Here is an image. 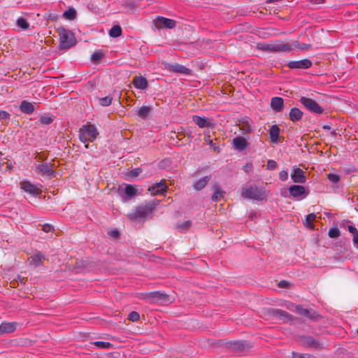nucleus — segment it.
<instances>
[{
  "label": "nucleus",
  "mask_w": 358,
  "mask_h": 358,
  "mask_svg": "<svg viewBox=\"0 0 358 358\" xmlns=\"http://www.w3.org/2000/svg\"><path fill=\"white\" fill-rule=\"evenodd\" d=\"M353 243L357 244V248H358V231L355 232L353 235Z\"/></svg>",
  "instance_id": "13d9d810"
},
{
  "label": "nucleus",
  "mask_w": 358,
  "mask_h": 358,
  "mask_svg": "<svg viewBox=\"0 0 358 358\" xmlns=\"http://www.w3.org/2000/svg\"><path fill=\"white\" fill-rule=\"evenodd\" d=\"M233 144L236 149L242 151L248 146L246 140L243 137H236L233 140Z\"/></svg>",
  "instance_id": "bb28decb"
},
{
  "label": "nucleus",
  "mask_w": 358,
  "mask_h": 358,
  "mask_svg": "<svg viewBox=\"0 0 358 358\" xmlns=\"http://www.w3.org/2000/svg\"><path fill=\"white\" fill-rule=\"evenodd\" d=\"M140 319L139 314L136 311L131 312L128 315V320L132 322H136Z\"/></svg>",
  "instance_id": "a18cd8bd"
},
{
  "label": "nucleus",
  "mask_w": 358,
  "mask_h": 358,
  "mask_svg": "<svg viewBox=\"0 0 358 358\" xmlns=\"http://www.w3.org/2000/svg\"><path fill=\"white\" fill-rule=\"evenodd\" d=\"M165 68L170 72L179 73L185 75H189L191 72L190 69L179 64H165Z\"/></svg>",
  "instance_id": "9b49d317"
},
{
  "label": "nucleus",
  "mask_w": 358,
  "mask_h": 358,
  "mask_svg": "<svg viewBox=\"0 0 358 358\" xmlns=\"http://www.w3.org/2000/svg\"><path fill=\"white\" fill-rule=\"evenodd\" d=\"M132 83L137 89L145 90L148 87V81L143 76H135L132 80Z\"/></svg>",
  "instance_id": "5701e85b"
},
{
  "label": "nucleus",
  "mask_w": 358,
  "mask_h": 358,
  "mask_svg": "<svg viewBox=\"0 0 358 358\" xmlns=\"http://www.w3.org/2000/svg\"><path fill=\"white\" fill-rule=\"evenodd\" d=\"M122 34V29L119 25H114L109 31L110 37L116 38Z\"/></svg>",
  "instance_id": "473e14b6"
},
{
  "label": "nucleus",
  "mask_w": 358,
  "mask_h": 358,
  "mask_svg": "<svg viewBox=\"0 0 358 358\" xmlns=\"http://www.w3.org/2000/svg\"><path fill=\"white\" fill-rule=\"evenodd\" d=\"M291 178L296 183H305L306 180L305 172L296 166L292 167Z\"/></svg>",
  "instance_id": "1a4fd4ad"
},
{
  "label": "nucleus",
  "mask_w": 358,
  "mask_h": 358,
  "mask_svg": "<svg viewBox=\"0 0 358 358\" xmlns=\"http://www.w3.org/2000/svg\"><path fill=\"white\" fill-rule=\"evenodd\" d=\"M279 178L282 181H286L288 179V173L287 171H281L279 173Z\"/></svg>",
  "instance_id": "8fccbe9b"
},
{
  "label": "nucleus",
  "mask_w": 358,
  "mask_h": 358,
  "mask_svg": "<svg viewBox=\"0 0 358 358\" xmlns=\"http://www.w3.org/2000/svg\"><path fill=\"white\" fill-rule=\"evenodd\" d=\"M99 131L94 125L87 124L83 125L79 130V138L85 144V148H88L87 143L93 142L99 136Z\"/></svg>",
  "instance_id": "f03ea898"
},
{
  "label": "nucleus",
  "mask_w": 358,
  "mask_h": 358,
  "mask_svg": "<svg viewBox=\"0 0 358 358\" xmlns=\"http://www.w3.org/2000/svg\"><path fill=\"white\" fill-rule=\"evenodd\" d=\"M10 117V115L8 113L4 110H0V120H6L8 119Z\"/></svg>",
  "instance_id": "864d4df0"
},
{
  "label": "nucleus",
  "mask_w": 358,
  "mask_h": 358,
  "mask_svg": "<svg viewBox=\"0 0 358 358\" xmlns=\"http://www.w3.org/2000/svg\"><path fill=\"white\" fill-rule=\"evenodd\" d=\"M140 299L147 300L150 303H164L167 301V296L159 292H152L150 293L141 294Z\"/></svg>",
  "instance_id": "0eeeda50"
},
{
  "label": "nucleus",
  "mask_w": 358,
  "mask_h": 358,
  "mask_svg": "<svg viewBox=\"0 0 358 358\" xmlns=\"http://www.w3.org/2000/svg\"><path fill=\"white\" fill-rule=\"evenodd\" d=\"M17 25L23 30H26L29 27V24L27 22L26 19L20 17L17 20Z\"/></svg>",
  "instance_id": "ea45409f"
},
{
  "label": "nucleus",
  "mask_w": 358,
  "mask_h": 358,
  "mask_svg": "<svg viewBox=\"0 0 358 358\" xmlns=\"http://www.w3.org/2000/svg\"><path fill=\"white\" fill-rule=\"evenodd\" d=\"M192 120L200 128H212L213 127V124L211 121L205 117L194 115L192 117Z\"/></svg>",
  "instance_id": "4468645a"
},
{
  "label": "nucleus",
  "mask_w": 358,
  "mask_h": 358,
  "mask_svg": "<svg viewBox=\"0 0 358 358\" xmlns=\"http://www.w3.org/2000/svg\"><path fill=\"white\" fill-rule=\"evenodd\" d=\"M289 192L291 196L294 198H300L303 195L306 196L308 194V193L306 194L305 187L298 185H291L289 188Z\"/></svg>",
  "instance_id": "a211bd4d"
},
{
  "label": "nucleus",
  "mask_w": 358,
  "mask_h": 358,
  "mask_svg": "<svg viewBox=\"0 0 358 358\" xmlns=\"http://www.w3.org/2000/svg\"><path fill=\"white\" fill-rule=\"evenodd\" d=\"M20 187L24 192L32 195H38L41 192V190L38 187L31 183L29 181H23L20 182Z\"/></svg>",
  "instance_id": "f8f14e48"
},
{
  "label": "nucleus",
  "mask_w": 358,
  "mask_h": 358,
  "mask_svg": "<svg viewBox=\"0 0 358 358\" xmlns=\"http://www.w3.org/2000/svg\"><path fill=\"white\" fill-rule=\"evenodd\" d=\"M277 167V162L274 160H272V159H269L268 162H267V165H266V168L268 170H274Z\"/></svg>",
  "instance_id": "09e8293b"
},
{
  "label": "nucleus",
  "mask_w": 358,
  "mask_h": 358,
  "mask_svg": "<svg viewBox=\"0 0 358 358\" xmlns=\"http://www.w3.org/2000/svg\"><path fill=\"white\" fill-rule=\"evenodd\" d=\"M347 229L350 234H352V235H353L355 232L357 231V228L352 224L347 226Z\"/></svg>",
  "instance_id": "5fc2aeb1"
},
{
  "label": "nucleus",
  "mask_w": 358,
  "mask_h": 358,
  "mask_svg": "<svg viewBox=\"0 0 358 358\" xmlns=\"http://www.w3.org/2000/svg\"><path fill=\"white\" fill-rule=\"evenodd\" d=\"M42 229L43 231L48 233V232L52 231L54 230V227L51 224H45L43 225Z\"/></svg>",
  "instance_id": "3c124183"
},
{
  "label": "nucleus",
  "mask_w": 358,
  "mask_h": 358,
  "mask_svg": "<svg viewBox=\"0 0 358 358\" xmlns=\"http://www.w3.org/2000/svg\"><path fill=\"white\" fill-rule=\"evenodd\" d=\"M292 51V45L289 43H273V52H290Z\"/></svg>",
  "instance_id": "dca6fc26"
},
{
  "label": "nucleus",
  "mask_w": 358,
  "mask_h": 358,
  "mask_svg": "<svg viewBox=\"0 0 358 358\" xmlns=\"http://www.w3.org/2000/svg\"><path fill=\"white\" fill-rule=\"evenodd\" d=\"M298 314L303 315L306 317L313 319L314 318L315 313L312 310L305 309L301 306H296L294 310Z\"/></svg>",
  "instance_id": "c85d7f7f"
},
{
  "label": "nucleus",
  "mask_w": 358,
  "mask_h": 358,
  "mask_svg": "<svg viewBox=\"0 0 358 358\" xmlns=\"http://www.w3.org/2000/svg\"><path fill=\"white\" fill-rule=\"evenodd\" d=\"M229 348L236 351L243 352L247 349L252 348V345L248 343L247 341H238L231 342L229 343Z\"/></svg>",
  "instance_id": "f3484780"
},
{
  "label": "nucleus",
  "mask_w": 358,
  "mask_h": 358,
  "mask_svg": "<svg viewBox=\"0 0 358 358\" xmlns=\"http://www.w3.org/2000/svg\"><path fill=\"white\" fill-rule=\"evenodd\" d=\"M280 133V129L278 125L274 124L271 126L269 130V135L271 140V142L273 143H277L278 140V136Z\"/></svg>",
  "instance_id": "7c9ffc66"
},
{
  "label": "nucleus",
  "mask_w": 358,
  "mask_h": 358,
  "mask_svg": "<svg viewBox=\"0 0 358 358\" xmlns=\"http://www.w3.org/2000/svg\"><path fill=\"white\" fill-rule=\"evenodd\" d=\"M213 194L211 197L213 201H217L221 200L225 194V192L222 190L218 185H214L213 186Z\"/></svg>",
  "instance_id": "a878e982"
},
{
  "label": "nucleus",
  "mask_w": 358,
  "mask_h": 358,
  "mask_svg": "<svg viewBox=\"0 0 358 358\" xmlns=\"http://www.w3.org/2000/svg\"><path fill=\"white\" fill-rule=\"evenodd\" d=\"M257 48L263 51L273 52V43H259Z\"/></svg>",
  "instance_id": "f704fd0d"
},
{
  "label": "nucleus",
  "mask_w": 358,
  "mask_h": 358,
  "mask_svg": "<svg viewBox=\"0 0 358 358\" xmlns=\"http://www.w3.org/2000/svg\"><path fill=\"white\" fill-rule=\"evenodd\" d=\"M53 120H54L53 115H50V114H45V115L41 116L40 118V122H41V124H46V125L51 124Z\"/></svg>",
  "instance_id": "e433bc0d"
},
{
  "label": "nucleus",
  "mask_w": 358,
  "mask_h": 358,
  "mask_svg": "<svg viewBox=\"0 0 358 358\" xmlns=\"http://www.w3.org/2000/svg\"><path fill=\"white\" fill-rule=\"evenodd\" d=\"M45 259V256L41 252H37L30 257L29 264L34 267H38L43 264Z\"/></svg>",
  "instance_id": "6ab92c4d"
},
{
  "label": "nucleus",
  "mask_w": 358,
  "mask_h": 358,
  "mask_svg": "<svg viewBox=\"0 0 358 358\" xmlns=\"http://www.w3.org/2000/svg\"><path fill=\"white\" fill-rule=\"evenodd\" d=\"M210 179H211L210 176H204L202 178L198 180L193 185L194 189L197 191H199V190L203 189L207 185V184L209 182Z\"/></svg>",
  "instance_id": "393cba45"
},
{
  "label": "nucleus",
  "mask_w": 358,
  "mask_h": 358,
  "mask_svg": "<svg viewBox=\"0 0 358 358\" xmlns=\"http://www.w3.org/2000/svg\"><path fill=\"white\" fill-rule=\"evenodd\" d=\"M151 111V108L150 106H143L141 107L136 112V114L138 117L142 119H146Z\"/></svg>",
  "instance_id": "2f4dec72"
},
{
  "label": "nucleus",
  "mask_w": 358,
  "mask_h": 358,
  "mask_svg": "<svg viewBox=\"0 0 358 358\" xmlns=\"http://www.w3.org/2000/svg\"><path fill=\"white\" fill-rule=\"evenodd\" d=\"M327 178L332 183H337L340 180V176L334 173H329L327 175Z\"/></svg>",
  "instance_id": "49530a36"
},
{
  "label": "nucleus",
  "mask_w": 358,
  "mask_h": 358,
  "mask_svg": "<svg viewBox=\"0 0 358 358\" xmlns=\"http://www.w3.org/2000/svg\"><path fill=\"white\" fill-rule=\"evenodd\" d=\"M152 194H162L166 191V185L164 182H157L148 188Z\"/></svg>",
  "instance_id": "4be33fe9"
},
{
  "label": "nucleus",
  "mask_w": 358,
  "mask_h": 358,
  "mask_svg": "<svg viewBox=\"0 0 358 358\" xmlns=\"http://www.w3.org/2000/svg\"><path fill=\"white\" fill-rule=\"evenodd\" d=\"M301 344L308 348H318L320 345L317 341H315L311 336H302L300 338Z\"/></svg>",
  "instance_id": "412c9836"
},
{
  "label": "nucleus",
  "mask_w": 358,
  "mask_h": 358,
  "mask_svg": "<svg viewBox=\"0 0 358 358\" xmlns=\"http://www.w3.org/2000/svg\"><path fill=\"white\" fill-rule=\"evenodd\" d=\"M63 16L67 20H73L76 16V11L74 8H69L64 13Z\"/></svg>",
  "instance_id": "58836bf2"
},
{
  "label": "nucleus",
  "mask_w": 358,
  "mask_h": 358,
  "mask_svg": "<svg viewBox=\"0 0 358 358\" xmlns=\"http://www.w3.org/2000/svg\"><path fill=\"white\" fill-rule=\"evenodd\" d=\"M322 128H323L324 129H327V130H329V129H331L330 126H329V125H324V126L322 127Z\"/></svg>",
  "instance_id": "052dcab7"
},
{
  "label": "nucleus",
  "mask_w": 358,
  "mask_h": 358,
  "mask_svg": "<svg viewBox=\"0 0 358 358\" xmlns=\"http://www.w3.org/2000/svg\"><path fill=\"white\" fill-rule=\"evenodd\" d=\"M288 285V282L285 280H282L278 283V286L281 288H285Z\"/></svg>",
  "instance_id": "bf43d9fd"
},
{
  "label": "nucleus",
  "mask_w": 358,
  "mask_h": 358,
  "mask_svg": "<svg viewBox=\"0 0 358 358\" xmlns=\"http://www.w3.org/2000/svg\"><path fill=\"white\" fill-rule=\"evenodd\" d=\"M328 234L329 237L336 238L340 236V231L338 228L333 227L329 230Z\"/></svg>",
  "instance_id": "79ce46f5"
},
{
  "label": "nucleus",
  "mask_w": 358,
  "mask_h": 358,
  "mask_svg": "<svg viewBox=\"0 0 358 358\" xmlns=\"http://www.w3.org/2000/svg\"><path fill=\"white\" fill-rule=\"evenodd\" d=\"M291 45H292V49L294 48L299 49L301 50H307L310 48V45L306 43H301L298 41H293Z\"/></svg>",
  "instance_id": "72a5a7b5"
},
{
  "label": "nucleus",
  "mask_w": 358,
  "mask_h": 358,
  "mask_svg": "<svg viewBox=\"0 0 358 358\" xmlns=\"http://www.w3.org/2000/svg\"><path fill=\"white\" fill-rule=\"evenodd\" d=\"M141 172V169H135L129 172V176L131 177H136Z\"/></svg>",
  "instance_id": "603ef678"
},
{
  "label": "nucleus",
  "mask_w": 358,
  "mask_h": 358,
  "mask_svg": "<svg viewBox=\"0 0 358 358\" xmlns=\"http://www.w3.org/2000/svg\"><path fill=\"white\" fill-rule=\"evenodd\" d=\"M58 33L59 36V49L66 50L76 45V38L73 34L64 27H59L58 29Z\"/></svg>",
  "instance_id": "7ed1b4c3"
},
{
  "label": "nucleus",
  "mask_w": 358,
  "mask_h": 358,
  "mask_svg": "<svg viewBox=\"0 0 358 358\" xmlns=\"http://www.w3.org/2000/svg\"><path fill=\"white\" fill-rule=\"evenodd\" d=\"M289 116V119L292 122H296L301 119L303 116V112L298 108H293L290 110Z\"/></svg>",
  "instance_id": "c756f323"
},
{
  "label": "nucleus",
  "mask_w": 358,
  "mask_h": 358,
  "mask_svg": "<svg viewBox=\"0 0 358 358\" xmlns=\"http://www.w3.org/2000/svg\"><path fill=\"white\" fill-rule=\"evenodd\" d=\"M18 323L16 322H2L0 324V336L5 334H10L17 329Z\"/></svg>",
  "instance_id": "2eb2a0df"
},
{
  "label": "nucleus",
  "mask_w": 358,
  "mask_h": 358,
  "mask_svg": "<svg viewBox=\"0 0 358 358\" xmlns=\"http://www.w3.org/2000/svg\"><path fill=\"white\" fill-rule=\"evenodd\" d=\"M268 313L274 318L280 320L282 322L285 323L291 322L293 320V316L292 315L280 309L270 308L268 310Z\"/></svg>",
  "instance_id": "423d86ee"
},
{
  "label": "nucleus",
  "mask_w": 358,
  "mask_h": 358,
  "mask_svg": "<svg viewBox=\"0 0 358 358\" xmlns=\"http://www.w3.org/2000/svg\"><path fill=\"white\" fill-rule=\"evenodd\" d=\"M37 171L42 176H48L49 178H53L55 173L52 169L51 164L43 163L40 164L37 166Z\"/></svg>",
  "instance_id": "ddd939ff"
},
{
  "label": "nucleus",
  "mask_w": 358,
  "mask_h": 358,
  "mask_svg": "<svg viewBox=\"0 0 358 358\" xmlns=\"http://www.w3.org/2000/svg\"><path fill=\"white\" fill-rule=\"evenodd\" d=\"M241 196L245 199L262 201L266 198L268 193L263 188L250 186L242 189Z\"/></svg>",
  "instance_id": "20e7f679"
},
{
  "label": "nucleus",
  "mask_w": 358,
  "mask_h": 358,
  "mask_svg": "<svg viewBox=\"0 0 358 358\" xmlns=\"http://www.w3.org/2000/svg\"><path fill=\"white\" fill-rule=\"evenodd\" d=\"M110 236L113 237L114 238H117L119 237L120 233L117 230H113L109 233Z\"/></svg>",
  "instance_id": "4d7b16f0"
},
{
  "label": "nucleus",
  "mask_w": 358,
  "mask_h": 358,
  "mask_svg": "<svg viewBox=\"0 0 358 358\" xmlns=\"http://www.w3.org/2000/svg\"><path fill=\"white\" fill-rule=\"evenodd\" d=\"M112 100H113L112 97H110V96H105L103 98H100L99 103L102 106H108L111 104Z\"/></svg>",
  "instance_id": "a19ab883"
},
{
  "label": "nucleus",
  "mask_w": 358,
  "mask_h": 358,
  "mask_svg": "<svg viewBox=\"0 0 358 358\" xmlns=\"http://www.w3.org/2000/svg\"><path fill=\"white\" fill-rule=\"evenodd\" d=\"M92 344L99 349H109L113 346L110 343L104 341H95Z\"/></svg>",
  "instance_id": "c9c22d12"
},
{
  "label": "nucleus",
  "mask_w": 358,
  "mask_h": 358,
  "mask_svg": "<svg viewBox=\"0 0 358 358\" xmlns=\"http://www.w3.org/2000/svg\"><path fill=\"white\" fill-rule=\"evenodd\" d=\"M190 225H191V222L187 220V221H185L180 224H178L177 225V228L179 230L182 231V230L187 229L188 227H189Z\"/></svg>",
  "instance_id": "de8ad7c7"
},
{
  "label": "nucleus",
  "mask_w": 358,
  "mask_h": 358,
  "mask_svg": "<svg viewBox=\"0 0 358 358\" xmlns=\"http://www.w3.org/2000/svg\"><path fill=\"white\" fill-rule=\"evenodd\" d=\"M154 24L157 29H173L176 27V21L171 19H168L164 17H157L154 20Z\"/></svg>",
  "instance_id": "6e6552de"
},
{
  "label": "nucleus",
  "mask_w": 358,
  "mask_h": 358,
  "mask_svg": "<svg viewBox=\"0 0 358 358\" xmlns=\"http://www.w3.org/2000/svg\"><path fill=\"white\" fill-rule=\"evenodd\" d=\"M316 215L314 213L308 214L306 216V223L310 228H313V222L315 220Z\"/></svg>",
  "instance_id": "37998d69"
},
{
  "label": "nucleus",
  "mask_w": 358,
  "mask_h": 358,
  "mask_svg": "<svg viewBox=\"0 0 358 358\" xmlns=\"http://www.w3.org/2000/svg\"><path fill=\"white\" fill-rule=\"evenodd\" d=\"M300 102L304 107L313 113L320 115L324 112V109L313 99L302 96Z\"/></svg>",
  "instance_id": "39448f33"
},
{
  "label": "nucleus",
  "mask_w": 358,
  "mask_h": 358,
  "mask_svg": "<svg viewBox=\"0 0 358 358\" xmlns=\"http://www.w3.org/2000/svg\"><path fill=\"white\" fill-rule=\"evenodd\" d=\"M103 56V51L101 50L94 51L91 55V59L93 62L97 63Z\"/></svg>",
  "instance_id": "4c0bfd02"
},
{
  "label": "nucleus",
  "mask_w": 358,
  "mask_h": 358,
  "mask_svg": "<svg viewBox=\"0 0 358 358\" xmlns=\"http://www.w3.org/2000/svg\"><path fill=\"white\" fill-rule=\"evenodd\" d=\"M284 100L281 97L275 96L271 99V106L275 112H280L282 110Z\"/></svg>",
  "instance_id": "b1692460"
},
{
  "label": "nucleus",
  "mask_w": 358,
  "mask_h": 358,
  "mask_svg": "<svg viewBox=\"0 0 358 358\" xmlns=\"http://www.w3.org/2000/svg\"><path fill=\"white\" fill-rule=\"evenodd\" d=\"M292 358H315V357L310 354H301L292 352Z\"/></svg>",
  "instance_id": "c03bdc74"
},
{
  "label": "nucleus",
  "mask_w": 358,
  "mask_h": 358,
  "mask_svg": "<svg viewBox=\"0 0 358 358\" xmlns=\"http://www.w3.org/2000/svg\"><path fill=\"white\" fill-rule=\"evenodd\" d=\"M158 203L159 201L156 199L145 201L138 205L134 212L128 215V217L131 220L146 218L152 214Z\"/></svg>",
  "instance_id": "f257e3e1"
},
{
  "label": "nucleus",
  "mask_w": 358,
  "mask_h": 358,
  "mask_svg": "<svg viewBox=\"0 0 358 358\" xmlns=\"http://www.w3.org/2000/svg\"><path fill=\"white\" fill-rule=\"evenodd\" d=\"M138 192L137 187L133 185H127L124 189V195H122V199L126 201L130 198L134 197Z\"/></svg>",
  "instance_id": "aec40b11"
},
{
  "label": "nucleus",
  "mask_w": 358,
  "mask_h": 358,
  "mask_svg": "<svg viewBox=\"0 0 358 358\" xmlns=\"http://www.w3.org/2000/svg\"><path fill=\"white\" fill-rule=\"evenodd\" d=\"M312 62L308 59H303L299 61H291L287 64V66L291 69H307L312 66Z\"/></svg>",
  "instance_id": "9d476101"
},
{
  "label": "nucleus",
  "mask_w": 358,
  "mask_h": 358,
  "mask_svg": "<svg viewBox=\"0 0 358 358\" xmlns=\"http://www.w3.org/2000/svg\"><path fill=\"white\" fill-rule=\"evenodd\" d=\"M20 110L25 114H31L34 111L33 104L27 101H22L20 106Z\"/></svg>",
  "instance_id": "cd10ccee"
},
{
  "label": "nucleus",
  "mask_w": 358,
  "mask_h": 358,
  "mask_svg": "<svg viewBox=\"0 0 358 358\" xmlns=\"http://www.w3.org/2000/svg\"><path fill=\"white\" fill-rule=\"evenodd\" d=\"M243 170L246 173H249L252 170V165L251 164H247L243 166Z\"/></svg>",
  "instance_id": "6e6d98bb"
}]
</instances>
